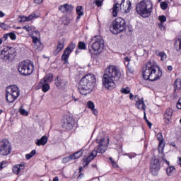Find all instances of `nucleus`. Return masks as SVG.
<instances>
[{
    "mask_svg": "<svg viewBox=\"0 0 181 181\" xmlns=\"http://www.w3.org/2000/svg\"><path fill=\"white\" fill-rule=\"evenodd\" d=\"M16 56V49L9 45H3L1 47L0 59L4 62H12Z\"/></svg>",
    "mask_w": 181,
    "mask_h": 181,
    "instance_id": "obj_7",
    "label": "nucleus"
},
{
    "mask_svg": "<svg viewBox=\"0 0 181 181\" xmlns=\"http://www.w3.org/2000/svg\"><path fill=\"white\" fill-rule=\"evenodd\" d=\"M53 74L49 73L47 75H45V76L43 78H42L40 81L41 83H47L49 84V83H52V81H53Z\"/></svg>",
    "mask_w": 181,
    "mask_h": 181,
    "instance_id": "obj_25",
    "label": "nucleus"
},
{
    "mask_svg": "<svg viewBox=\"0 0 181 181\" xmlns=\"http://www.w3.org/2000/svg\"><path fill=\"white\" fill-rule=\"evenodd\" d=\"M8 166V162L3 160L0 163V170H2L4 168H6Z\"/></svg>",
    "mask_w": 181,
    "mask_h": 181,
    "instance_id": "obj_44",
    "label": "nucleus"
},
{
    "mask_svg": "<svg viewBox=\"0 0 181 181\" xmlns=\"http://www.w3.org/2000/svg\"><path fill=\"white\" fill-rule=\"evenodd\" d=\"M81 16H83L78 15V16L76 18V22H78V21H80V19H81Z\"/></svg>",
    "mask_w": 181,
    "mask_h": 181,
    "instance_id": "obj_61",
    "label": "nucleus"
},
{
    "mask_svg": "<svg viewBox=\"0 0 181 181\" xmlns=\"http://www.w3.org/2000/svg\"><path fill=\"white\" fill-rule=\"evenodd\" d=\"M74 7L70 4H65L59 7V10L62 13H71Z\"/></svg>",
    "mask_w": 181,
    "mask_h": 181,
    "instance_id": "obj_21",
    "label": "nucleus"
},
{
    "mask_svg": "<svg viewBox=\"0 0 181 181\" xmlns=\"http://www.w3.org/2000/svg\"><path fill=\"white\" fill-rule=\"evenodd\" d=\"M88 108H90V110H94L95 108V105H94V103L92 101H88L87 103Z\"/></svg>",
    "mask_w": 181,
    "mask_h": 181,
    "instance_id": "obj_42",
    "label": "nucleus"
},
{
    "mask_svg": "<svg viewBox=\"0 0 181 181\" xmlns=\"http://www.w3.org/2000/svg\"><path fill=\"white\" fill-rule=\"evenodd\" d=\"M91 40L93 43L91 49H89V53L93 54V56H98L104 49V40H103L101 35H96L92 37Z\"/></svg>",
    "mask_w": 181,
    "mask_h": 181,
    "instance_id": "obj_6",
    "label": "nucleus"
},
{
    "mask_svg": "<svg viewBox=\"0 0 181 181\" xmlns=\"http://www.w3.org/2000/svg\"><path fill=\"white\" fill-rule=\"evenodd\" d=\"M19 112L21 115H24L25 117H28V115H29V112L25 109L20 108Z\"/></svg>",
    "mask_w": 181,
    "mask_h": 181,
    "instance_id": "obj_39",
    "label": "nucleus"
},
{
    "mask_svg": "<svg viewBox=\"0 0 181 181\" xmlns=\"http://www.w3.org/2000/svg\"><path fill=\"white\" fill-rule=\"evenodd\" d=\"M175 170V167L173 165H169L166 169V173L168 176H172V171Z\"/></svg>",
    "mask_w": 181,
    "mask_h": 181,
    "instance_id": "obj_35",
    "label": "nucleus"
},
{
    "mask_svg": "<svg viewBox=\"0 0 181 181\" xmlns=\"http://www.w3.org/2000/svg\"><path fill=\"white\" fill-rule=\"evenodd\" d=\"M121 11L120 5L118 3H116L112 8V16L115 18L118 15V12Z\"/></svg>",
    "mask_w": 181,
    "mask_h": 181,
    "instance_id": "obj_27",
    "label": "nucleus"
},
{
    "mask_svg": "<svg viewBox=\"0 0 181 181\" xmlns=\"http://www.w3.org/2000/svg\"><path fill=\"white\" fill-rule=\"evenodd\" d=\"M173 115V109L172 107H168L163 115V119L165 124H170L172 116Z\"/></svg>",
    "mask_w": 181,
    "mask_h": 181,
    "instance_id": "obj_20",
    "label": "nucleus"
},
{
    "mask_svg": "<svg viewBox=\"0 0 181 181\" xmlns=\"http://www.w3.org/2000/svg\"><path fill=\"white\" fill-rule=\"evenodd\" d=\"M96 144H98L95 150H93L92 152L88 156H85L82 160V164L83 168H86L88 165H90L91 160L97 156V153H105V151L108 149L110 146V138H101L96 139Z\"/></svg>",
    "mask_w": 181,
    "mask_h": 181,
    "instance_id": "obj_3",
    "label": "nucleus"
},
{
    "mask_svg": "<svg viewBox=\"0 0 181 181\" xmlns=\"http://www.w3.org/2000/svg\"><path fill=\"white\" fill-rule=\"evenodd\" d=\"M153 9V4L150 0H143L136 5V12L142 18H149Z\"/></svg>",
    "mask_w": 181,
    "mask_h": 181,
    "instance_id": "obj_5",
    "label": "nucleus"
},
{
    "mask_svg": "<svg viewBox=\"0 0 181 181\" xmlns=\"http://www.w3.org/2000/svg\"><path fill=\"white\" fill-rule=\"evenodd\" d=\"M142 76L144 80L156 81L162 77V70L156 62L149 61L142 69Z\"/></svg>",
    "mask_w": 181,
    "mask_h": 181,
    "instance_id": "obj_2",
    "label": "nucleus"
},
{
    "mask_svg": "<svg viewBox=\"0 0 181 181\" xmlns=\"http://www.w3.org/2000/svg\"><path fill=\"white\" fill-rule=\"evenodd\" d=\"M63 49H64V42L58 41L57 45L52 52L53 56H57Z\"/></svg>",
    "mask_w": 181,
    "mask_h": 181,
    "instance_id": "obj_23",
    "label": "nucleus"
},
{
    "mask_svg": "<svg viewBox=\"0 0 181 181\" xmlns=\"http://www.w3.org/2000/svg\"><path fill=\"white\" fill-rule=\"evenodd\" d=\"M39 86L42 87V90L43 93H47L49 90H50V84L47 83H42V81H40Z\"/></svg>",
    "mask_w": 181,
    "mask_h": 181,
    "instance_id": "obj_26",
    "label": "nucleus"
},
{
    "mask_svg": "<svg viewBox=\"0 0 181 181\" xmlns=\"http://www.w3.org/2000/svg\"><path fill=\"white\" fill-rule=\"evenodd\" d=\"M22 29H23L24 30H26L28 33H29V32H32L33 30V29H35V27H33V25H32V24H28L27 25L23 26Z\"/></svg>",
    "mask_w": 181,
    "mask_h": 181,
    "instance_id": "obj_32",
    "label": "nucleus"
},
{
    "mask_svg": "<svg viewBox=\"0 0 181 181\" xmlns=\"http://www.w3.org/2000/svg\"><path fill=\"white\" fill-rule=\"evenodd\" d=\"M157 139L159 141L158 151L159 153H163V151H165V145L166 143L165 142V139H163V135L161 132H158L157 134Z\"/></svg>",
    "mask_w": 181,
    "mask_h": 181,
    "instance_id": "obj_17",
    "label": "nucleus"
},
{
    "mask_svg": "<svg viewBox=\"0 0 181 181\" xmlns=\"http://www.w3.org/2000/svg\"><path fill=\"white\" fill-rule=\"evenodd\" d=\"M76 43L71 42L64 49V53L62 55V60L64 62V64H69V57H70V55L73 53V50L76 49Z\"/></svg>",
    "mask_w": 181,
    "mask_h": 181,
    "instance_id": "obj_13",
    "label": "nucleus"
},
{
    "mask_svg": "<svg viewBox=\"0 0 181 181\" xmlns=\"http://www.w3.org/2000/svg\"><path fill=\"white\" fill-rule=\"evenodd\" d=\"M121 78V71L115 65H109L105 71L102 78L103 84L107 90H114L115 88V81H119Z\"/></svg>",
    "mask_w": 181,
    "mask_h": 181,
    "instance_id": "obj_1",
    "label": "nucleus"
},
{
    "mask_svg": "<svg viewBox=\"0 0 181 181\" xmlns=\"http://www.w3.org/2000/svg\"><path fill=\"white\" fill-rule=\"evenodd\" d=\"M33 2L34 4H36V5H40V4L43 2V0H34Z\"/></svg>",
    "mask_w": 181,
    "mask_h": 181,
    "instance_id": "obj_54",
    "label": "nucleus"
},
{
    "mask_svg": "<svg viewBox=\"0 0 181 181\" xmlns=\"http://www.w3.org/2000/svg\"><path fill=\"white\" fill-rule=\"evenodd\" d=\"M162 165L160 164V160L156 157H153L149 161V172L152 176H158Z\"/></svg>",
    "mask_w": 181,
    "mask_h": 181,
    "instance_id": "obj_11",
    "label": "nucleus"
},
{
    "mask_svg": "<svg viewBox=\"0 0 181 181\" xmlns=\"http://www.w3.org/2000/svg\"><path fill=\"white\" fill-rule=\"evenodd\" d=\"M130 62H131V58H129V57H124V64L126 67H128V66H129Z\"/></svg>",
    "mask_w": 181,
    "mask_h": 181,
    "instance_id": "obj_40",
    "label": "nucleus"
},
{
    "mask_svg": "<svg viewBox=\"0 0 181 181\" xmlns=\"http://www.w3.org/2000/svg\"><path fill=\"white\" fill-rule=\"evenodd\" d=\"M134 100L136 101V107H137L138 110H142L143 111L146 110V105H145L144 98H141L138 95H135Z\"/></svg>",
    "mask_w": 181,
    "mask_h": 181,
    "instance_id": "obj_18",
    "label": "nucleus"
},
{
    "mask_svg": "<svg viewBox=\"0 0 181 181\" xmlns=\"http://www.w3.org/2000/svg\"><path fill=\"white\" fill-rule=\"evenodd\" d=\"M73 127H74V119L70 116H66L62 122L63 129H65V131H70V129H73Z\"/></svg>",
    "mask_w": 181,
    "mask_h": 181,
    "instance_id": "obj_15",
    "label": "nucleus"
},
{
    "mask_svg": "<svg viewBox=\"0 0 181 181\" xmlns=\"http://www.w3.org/2000/svg\"><path fill=\"white\" fill-rule=\"evenodd\" d=\"M160 8L161 9H163V11H166V9H168V3L165 2V1H162L160 4Z\"/></svg>",
    "mask_w": 181,
    "mask_h": 181,
    "instance_id": "obj_41",
    "label": "nucleus"
},
{
    "mask_svg": "<svg viewBox=\"0 0 181 181\" xmlns=\"http://www.w3.org/2000/svg\"><path fill=\"white\" fill-rule=\"evenodd\" d=\"M126 69L127 74H134V71H135L134 68H131L129 67V65H128V66H126Z\"/></svg>",
    "mask_w": 181,
    "mask_h": 181,
    "instance_id": "obj_45",
    "label": "nucleus"
},
{
    "mask_svg": "<svg viewBox=\"0 0 181 181\" xmlns=\"http://www.w3.org/2000/svg\"><path fill=\"white\" fill-rule=\"evenodd\" d=\"M30 155L32 156V157L33 158V156L35 155H36V150H33L30 153Z\"/></svg>",
    "mask_w": 181,
    "mask_h": 181,
    "instance_id": "obj_58",
    "label": "nucleus"
},
{
    "mask_svg": "<svg viewBox=\"0 0 181 181\" xmlns=\"http://www.w3.org/2000/svg\"><path fill=\"white\" fill-rule=\"evenodd\" d=\"M35 18H37L36 16L35 13H33V14H30V16H27V19H28V22H30V21H33V19H35Z\"/></svg>",
    "mask_w": 181,
    "mask_h": 181,
    "instance_id": "obj_46",
    "label": "nucleus"
},
{
    "mask_svg": "<svg viewBox=\"0 0 181 181\" xmlns=\"http://www.w3.org/2000/svg\"><path fill=\"white\" fill-rule=\"evenodd\" d=\"M144 119L146 121V122L148 121V118L146 117V112L145 110H144Z\"/></svg>",
    "mask_w": 181,
    "mask_h": 181,
    "instance_id": "obj_56",
    "label": "nucleus"
},
{
    "mask_svg": "<svg viewBox=\"0 0 181 181\" xmlns=\"http://www.w3.org/2000/svg\"><path fill=\"white\" fill-rule=\"evenodd\" d=\"M19 19H20L19 21L20 23H22V22H28V16H20Z\"/></svg>",
    "mask_w": 181,
    "mask_h": 181,
    "instance_id": "obj_43",
    "label": "nucleus"
},
{
    "mask_svg": "<svg viewBox=\"0 0 181 181\" xmlns=\"http://www.w3.org/2000/svg\"><path fill=\"white\" fill-rule=\"evenodd\" d=\"M174 47L176 52L181 53V37L175 40Z\"/></svg>",
    "mask_w": 181,
    "mask_h": 181,
    "instance_id": "obj_28",
    "label": "nucleus"
},
{
    "mask_svg": "<svg viewBox=\"0 0 181 181\" xmlns=\"http://www.w3.org/2000/svg\"><path fill=\"white\" fill-rule=\"evenodd\" d=\"M120 5V11L123 13H128L132 9V4L129 0H122Z\"/></svg>",
    "mask_w": 181,
    "mask_h": 181,
    "instance_id": "obj_16",
    "label": "nucleus"
},
{
    "mask_svg": "<svg viewBox=\"0 0 181 181\" xmlns=\"http://www.w3.org/2000/svg\"><path fill=\"white\" fill-rule=\"evenodd\" d=\"M53 181H59V177H54Z\"/></svg>",
    "mask_w": 181,
    "mask_h": 181,
    "instance_id": "obj_64",
    "label": "nucleus"
},
{
    "mask_svg": "<svg viewBox=\"0 0 181 181\" xmlns=\"http://www.w3.org/2000/svg\"><path fill=\"white\" fill-rule=\"evenodd\" d=\"M76 11L77 15L84 16V11H83V6H76Z\"/></svg>",
    "mask_w": 181,
    "mask_h": 181,
    "instance_id": "obj_33",
    "label": "nucleus"
},
{
    "mask_svg": "<svg viewBox=\"0 0 181 181\" xmlns=\"http://www.w3.org/2000/svg\"><path fill=\"white\" fill-rule=\"evenodd\" d=\"M158 57H160L161 62H165V60H166V58L168 57V56L166 55V53L163 52H159Z\"/></svg>",
    "mask_w": 181,
    "mask_h": 181,
    "instance_id": "obj_38",
    "label": "nucleus"
},
{
    "mask_svg": "<svg viewBox=\"0 0 181 181\" xmlns=\"http://www.w3.org/2000/svg\"><path fill=\"white\" fill-rule=\"evenodd\" d=\"M25 169V163L22 162L20 164H17L13 166L12 171L14 175H19L21 170Z\"/></svg>",
    "mask_w": 181,
    "mask_h": 181,
    "instance_id": "obj_22",
    "label": "nucleus"
},
{
    "mask_svg": "<svg viewBox=\"0 0 181 181\" xmlns=\"http://www.w3.org/2000/svg\"><path fill=\"white\" fill-rule=\"evenodd\" d=\"M127 156L129 158V159H132L133 158H135V156H136V153H130L127 154Z\"/></svg>",
    "mask_w": 181,
    "mask_h": 181,
    "instance_id": "obj_51",
    "label": "nucleus"
},
{
    "mask_svg": "<svg viewBox=\"0 0 181 181\" xmlns=\"http://www.w3.org/2000/svg\"><path fill=\"white\" fill-rule=\"evenodd\" d=\"M31 158H33V157H32V156L30 154V153H29L28 154H26V155H25V159L29 160V159H31Z\"/></svg>",
    "mask_w": 181,
    "mask_h": 181,
    "instance_id": "obj_59",
    "label": "nucleus"
},
{
    "mask_svg": "<svg viewBox=\"0 0 181 181\" xmlns=\"http://www.w3.org/2000/svg\"><path fill=\"white\" fill-rule=\"evenodd\" d=\"M54 84L56 87H57L60 90H64L66 88V86H67V80L60 76H57V78L54 80Z\"/></svg>",
    "mask_w": 181,
    "mask_h": 181,
    "instance_id": "obj_19",
    "label": "nucleus"
},
{
    "mask_svg": "<svg viewBox=\"0 0 181 181\" xmlns=\"http://www.w3.org/2000/svg\"><path fill=\"white\" fill-rule=\"evenodd\" d=\"M91 111L93 112V114H94V115H97L98 114V111H97L95 107L93 108V110H91Z\"/></svg>",
    "mask_w": 181,
    "mask_h": 181,
    "instance_id": "obj_57",
    "label": "nucleus"
},
{
    "mask_svg": "<svg viewBox=\"0 0 181 181\" xmlns=\"http://www.w3.org/2000/svg\"><path fill=\"white\" fill-rule=\"evenodd\" d=\"M0 28L4 30H6V24L5 23H1V26Z\"/></svg>",
    "mask_w": 181,
    "mask_h": 181,
    "instance_id": "obj_55",
    "label": "nucleus"
},
{
    "mask_svg": "<svg viewBox=\"0 0 181 181\" xmlns=\"http://www.w3.org/2000/svg\"><path fill=\"white\" fill-rule=\"evenodd\" d=\"M83 152L84 150H79L78 151L74 153V154H71V156H72V160H74L75 159H78V158L83 156Z\"/></svg>",
    "mask_w": 181,
    "mask_h": 181,
    "instance_id": "obj_29",
    "label": "nucleus"
},
{
    "mask_svg": "<svg viewBox=\"0 0 181 181\" xmlns=\"http://www.w3.org/2000/svg\"><path fill=\"white\" fill-rule=\"evenodd\" d=\"M161 159H162L163 162H164L165 163L168 165V166H169V165H170V162H169L168 160H166L164 154H163V156H161Z\"/></svg>",
    "mask_w": 181,
    "mask_h": 181,
    "instance_id": "obj_49",
    "label": "nucleus"
},
{
    "mask_svg": "<svg viewBox=\"0 0 181 181\" xmlns=\"http://www.w3.org/2000/svg\"><path fill=\"white\" fill-rule=\"evenodd\" d=\"M35 70V64L30 60H23L19 63L18 71L21 76H30Z\"/></svg>",
    "mask_w": 181,
    "mask_h": 181,
    "instance_id": "obj_8",
    "label": "nucleus"
},
{
    "mask_svg": "<svg viewBox=\"0 0 181 181\" xmlns=\"http://www.w3.org/2000/svg\"><path fill=\"white\" fill-rule=\"evenodd\" d=\"M176 107L177 110H181V98L178 100Z\"/></svg>",
    "mask_w": 181,
    "mask_h": 181,
    "instance_id": "obj_52",
    "label": "nucleus"
},
{
    "mask_svg": "<svg viewBox=\"0 0 181 181\" xmlns=\"http://www.w3.org/2000/svg\"><path fill=\"white\" fill-rule=\"evenodd\" d=\"M174 88L175 90H181V79L177 78L174 82Z\"/></svg>",
    "mask_w": 181,
    "mask_h": 181,
    "instance_id": "obj_30",
    "label": "nucleus"
},
{
    "mask_svg": "<svg viewBox=\"0 0 181 181\" xmlns=\"http://www.w3.org/2000/svg\"><path fill=\"white\" fill-rule=\"evenodd\" d=\"M148 128H152V123H151V122H149V120H147V122H146Z\"/></svg>",
    "mask_w": 181,
    "mask_h": 181,
    "instance_id": "obj_60",
    "label": "nucleus"
},
{
    "mask_svg": "<svg viewBox=\"0 0 181 181\" xmlns=\"http://www.w3.org/2000/svg\"><path fill=\"white\" fill-rule=\"evenodd\" d=\"M72 100L76 103V101H78V98H76V96H72Z\"/></svg>",
    "mask_w": 181,
    "mask_h": 181,
    "instance_id": "obj_63",
    "label": "nucleus"
},
{
    "mask_svg": "<svg viewBox=\"0 0 181 181\" xmlns=\"http://www.w3.org/2000/svg\"><path fill=\"white\" fill-rule=\"evenodd\" d=\"M77 49H79L80 50H87V45H86V42L83 41L78 42Z\"/></svg>",
    "mask_w": 181,
    "mask_h": 181,
    "instance_id": "obj_31",
    "label": "nucleus"
},
{
    "mask_svg": "<svg viewBox=\"0 0 181 181\" xmlns=\"http://www.w3.org/2000/svg\"><path fill=\"white\" fill-rule=\"evenodd\" d=\"M30 37L33 39V43L37 50H42L43 49V44L40 40V33L37 30L33 31L30 34Z\"/></svg>",
    "mask_w": 181,
    "mask_h": 181,
    "instance_id": "obj_14",
    "label": "nucleus"
},
{
    "mask_svg": "<svg viewBox=\"0 0 181 181\" xmlns=\"http://www.w3.org/2000/svg\"><path fill=\"white\" fill-rule=\"evenodd\" d=\"M71 160H73V156L70 155L62 159V163H69V162H71Z\"/></svg>",
    "mask_w": 181,
    "mask_h": 181,
    "instance_id": "obj_36",
    "label": "nucleus"
},
{
    "mask_svg": "<svg viewBox=\"0 0 181 181\" xmlns=\"http://www.w3.org/2000/svg\"><path fill=\"white\" fill-rule=\"evenodd\" d=\"M112 29L110 30L114 35H118L121 32H124L127 29V23L125 20L121 17H117L112 23Z\"/></svg>",
    "mask_w": 181,
    "mask_h": 181,
    "instance_id": "obj_10",
    "label": "nucleus"
},
{
    "mask_svg": "<svg viewBox=\"0 0 181 181\" xmlns=\"http://www.w3.org/2000/svg\"><path fill=\"white\" fill-rule=\"evenodd\" d=\"M158 28L159 29H160V30H163V29H165V25H163V23H159Z\"/></svg>",
    "mask_w": 181,
    "mask_h": 181,
    "instance_id": "obj_53",
    "label": "nucleus"
},
{
    "mask_svg": "<svg viewBox=\"0 0 181 181\" xmlns=\"http://www.w3.org/2000/svg\"><path fill=\"white\" fill-rule=\"evenodd\" d=\"M21 95V90L16 85H11L6 89V100L8 103H13Z\"/></svg>",
    "mask_w": 181,
    "mask_h": 181,
    "instance_id": "obj_9",
    "label": "nucleus"
},
{
    "mask_svg": "<svg viewBox=\"0 0 181 181\" xmlns=\"http://www.w3.org/2000/svg\"><path fill=\"white\" fill-rule=\"evenodd\" d=\"M167 18L166 16L162 15L158 17V21H160V23L166 22Z\"/></svg>",
    "mask_w": 181,
    "mask_h": 181,
    "instance_id": "obj_47",
    "label": "nucleus"
},
{
    "mask_svg": "<svg viewBox=\"0 0 181 181\" xmlns=\"http://www.w3.org/2000/svg\"><path fill=\"white\" fill-rule=\"evenodd\" d=\"M109 160H110V163L112 164V168H114V169H118V163H117V162H115L114 159H112V157H110Z\"/></svg>",
    "mask_w": 181,
    "mask_h": 181,
    "instance_id": "obj_37",
    "label": "nucleus"
},
{
    "mask_svg": "<svg viewBox=\"0 0 181 181\" xmlns=\"http://www.w3.org/2000/svg\"><path fill=\"white\" fill-rule=\"evenodd\" d=\"M129 98H130V100H134V94H132V93H129Z\"/></svg>",
    "mask_w": 181,
    "mask_h": 181,
    "instance_id": "obj_62",
    "label": "nucleus"
},
{
    "mask_svg": "<svg viewBox=\"0 0 181 181\" xmlns=\"http://www.w3.org/2000/svg\"><path fill=\"white\" fill-rule=\"evenodd\" d=\"M120 92L122 93V94H129L131 93V88L128 86H126L125 88H122Z\"/></svg>",
    "mask_w": 181,
    "mask_h": 181,
    "instance_id": "obj_34",
    "label": "nucleus"
},
{
    "mask_svg": "<svg viewBox=\"0 0 181 181\" xmlns=\"http://www.w3.org/2000/svg\"><path fill=\"white\" fill-rule=\"evenodd\" d=\"M12 152V146L7 139H3L0 143V155L8 156Z\"/></svg>",
    "mask_w": 181,
    "mask_h": 181,
    "instance_id": "obj_12",
    "label": "nucleus"
},
{
    "mask_svg": "<svg viewBox=\"0 0 181 181\" xmlns=\"http://www.w3.org/2000/svg\"><path fill=\"white\" fill-rule=\"evenodd\" d=\"M47 136H42L40 139H37L35 141V144L37 146H45L46 144H47Z\"/></svg>",
    "mask_w": 181,
    "mask_h": 181,
    "instance_id": "obj_24",
    "label": "nucleus"
},
{
    "mask_svg": "<svg viewBox=\"0 0 181 181\" xmlns=\"http://www.w3.org/2000/svg\"><path fill=\"white\" fill-rule=\"evenodd\" d=\"M8 35L11 40H16V34L15 33H10Z\"/></svg>",
    "mask_w": 181,
    "mask_h": 181,
    "instance_id": "obj_48",
    "label": "nucleus"
},
{
    "mask_svg": "<svg viewBox=\"0 0 181 181\" xmlns=\"http://www.w3.org/2000/svg\"><path fill=\"white\" fill-rule=\"evenodd\" d=\"M95 5L98 6V8H100V6H103V1H101V0H96L95 1Z\"/></svg>",
    "mask_w": 181,
    "mask_h": 181,
    "instance_id": "obj_50",
    "label": "nucleus"
},
{
    "mask_svg": "<svg viewBox=\"0 0 181 181\" xmlns=\"http://www.w3.org/2000/svg\"><path fill=\"white\" fill-rule=\"evenodd\" d=\"M96 81L95 75L93 74H88L82 77L78 83V91L80 94L81 95L91 94L95 86Z\"/></svg>",
    "mask_w": 181,
    "mask_h": 181,
    "instance_id": "obj_4",
    "label": "nucleus"
}]
</instances>
